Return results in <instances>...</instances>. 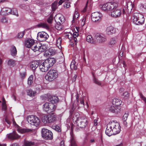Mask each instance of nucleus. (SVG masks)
Instances as JSON below:
<instances>
[{"label":"nucleus","mask_w":146,"mask_h":146,"mask_svg":"<svg viewBox=\"0 0 146 146\" xmlns=\"http://www.w3.org/2000/svg\"><path fill=\"white\" fill-rule=\"evenodd\" d=\"M55 62V60L54 58H49L46 60L41 64L39 65V68L42 71L45 72L52 66Z\"/></svg>","instance_id":"1"},{"label":"nucleus","mask_w":146,"mask_h":146,"mask_svg":"<svg viewBox=\"0 0 146 146\" xmlns=\"http://www.w3.org/2000/svg\"><path fill=\"white\" fill-rule=\"evenodd\" d=\"M118 6V4L116 2H110L100 6V8L104 11H108L115 9Z\"/></svg>","instance_id":"2"},{"label":"nucleus","mask_w":146,"mask_h":146,"mask_svg":"<svg viewBox=\"0 0 146 146\" xmlns=\"http://www.w3.org/2000/svg\"><path fill=\"white\" fill-rule=\"evenodd\" d=\"M57 117L54 113H52L42 117V121L44 123H53L56 120Z\"/></svg>","instance_id":"3"},{"label":"nucleus","mask_w":146,"mask_h":146,"mask_svg":"<svg viewBox=\"0 0 146 146\" xmlns=\"http://www.w3.org/2000/svg\"><path fill=\"white\" fill-rule=\"evenodd\" d=\"M58 76L57 71L55 70L51 69L47 72L45 76V78L47 81L51 82L55 80Z\"/></svg>","instance_id":"4"},{"label":"nucleus","mask_w":146,"mask_h":146,"mask_svg":"<svg viewBox=\"0 0 146 146\" xmlns=\"http://www.w3.org/2000/svg\"><path fill=\"white\" fill-rule=\"evenodd\" d=\"M133 21L137 25L143 24L144 21L143 16L140 13H135L133 17Z\"/></svg>","instance_id":"5"},{"label":"nucleus","mask_w":146,"mask_h":146,"mask_svg":"<svg viewBox=\"0 0 146 146\" xmlns=\"http://www.w3.org/2000/svg\"><path fill=\"white\" fill-rule=\"evenodd\" d=\"M76 122L78 126L81 128H84L87 124L88 119L86 116H81L80 118L77 120Z\"/></svg>","instance_id":"6"},{"label":"nucleus","mask_w":146,"mask_h":146,"mask_svg":"<svg viewBox=\"0 0 146 146\" xmlns=\"http://www.w3.org/2000/svg\"><path fill=\"white\" fill-rule=\"evenodd\" d=\"M28 121L29 123L36 127L38 126L40 123V119L37 117L33 115L28 117Z\"/></svg>","instance_id":"7"},{"label":"nucleus","mask_w":146,"mask_h":146,"mask_svg":"<svg viewBox=\"0 0 146 146\" xmlns=\"http://www.w3.org/2000/svg\"><path fill=\"white\" fill-rule=\"evenodd\" d=\"M33 46L31 48L34 52L38 51L39 52H43L46 50V47L44 45L35 42Z\"/></svg>","instance_id":"8"},{"label":"nucleus","mask_w":146,"mask_h":146,"mask_svg":"<svg viewBox=\"0 0 146 146\" xmlns=\"http://www.w3.org/2000/svg\"><path fill=\"white\" fill-rule=\"evenodd\" d=\"M55 108L54 104L47 102L44 104L43 106V110L48 113L54 111Z\"/></svg>","instance_id":"9"},{"label":"nucleus","mask_w":146,"mask_h":146,"mask_svg":"<svg viewBox=\"0 0 146 146\" xmlns=\"http://www.w3.org/2000/svg\"><path fill=\"white\" fill-rule=\"evenodd\" d=\"M42 137L46 139H52L53 137L51 131L46 129H42Z\"/></svg>","instance_id":"10"},{"label":"nucleus","mask_w":146,"mask_h":146,"mask_svg":"<svg viewBox=\"0 0 146 146\" xmlns=\"http://www.w3.org/2000/svg\"><path fill=\"white\" fill-rule=\"evenodd\" d=\"M111 124V126L110 127H112L114 135L120 133L121 131V126L118 123L112 122Z\"/></svg>","instance_id":"11"},{"label":"nucleus","mask_w":146,"mask_h":146,"mask_svg":"<svg viewBox=\"0 0 146 146\" xmlns=\"http://www.w3.org/2000/svg\"><path fill=\"white\" fill-rule=\"evenodd\" d=\"M49 37V36L45 32H38L37 34V38L40 41H44L46 40Z\"/></svg>","instance_id":"12"},{"label":"nucleus","mask_w":146,"mask_h":146,"mask_svg":"<svg viewBox=\"0 0 146 146\" xmlns=\"http://www.w3.org/2000/svg\"><path fill=\"white\" fill-rule=\"evenodd\" d=\"M106 40L105 36L103 34L97 33L95 35L94 41L98 42H102Z\"/></svg>","instance_id":"13"},{"label":"nucleus","mask_w":146,"mask_h":146,"mask_svg":"<svg viewBox=\"0 0 146 146\" xmlns=\"http://www.w3.org/2000/svg\"><path fill=\"white\" fill-rule=\"evenodd\" d=\"M102 14L98 12L93 13L92 14V19L94 22H96L100 21L102 17Z\"/></svg>","instance_id":"14"},{"label":"nucleus","mask_w":146,"mask_h":146,"mask_svg":"<svg viewBox=\"0 0 146 146\" xmlns=\"http://www.w3.org/2000/svg\"><path fill=\"white\" fill-rule=\"evenodd\" d=\"M112 11L111 13V15L112 17H118L120 16L121 14V10L117 8V7Z\"/></svg>","instance_id":"15"},{"label":"nucleus","mask_w":146,"mask_h":146,"mask_svg":"<svg viewBox=\"0 0 146 146\" xmlns=\"http://www.w3.org/2000/svg\"><path fill=\"white\" fill-rule=\"evenodd\" d=\"M133 9H134V4L132 2L129 1L127 2V7L125 8V10L127 11V13L128 14L130 13Z\"/></svg>","instance_id":"16"},{"label":"nucleus","mask_w":146,"mask_h":146,"mask_svg":"<svg viewBox=\"0 0 146 146\" xmlns=\"http://www.w3.org/2000/svg\"><path fill=\"white\" fill-rule=\"evenodd\" d=\"M111 126V123H109L107 125V128L106 130L105 133L106 134L109 136H110L112 135H114L112 127H110Z\"/></svg>","instance_id":"17"},{"label":"nucleus","mask_w":146,"mask_h":146,"mask_svg":"<svg viewBox=\"0 0 146 146\" xmlns=\"http://www.w3.org/2000/svg\"><path fill=\"white\" fill-rule=\"evenodd\" d=\"M120 109L119 107L113 105L109 108V110L111 112L117 113L120 111Z\"/></svg>","instance_id":"18"},{"label":"nucleus","mask_w":146,"mask_h":146,"mask_svg":"<svg viewBox=\"0 0 146 146\" xmlns=\"http://www.w3.org/2000/svg\"><path fill=\"white\" fill-rule=\"evenodd\" d=\"M35 43L34 40L30 38L28 39L25 41V45L28 48H31Z\"/></svg>","instance_id":"19"},{"label":"nucleus","mask_w":146,"mask_h":146,"mask_svg":"<svg viewBox=\"0 0 146 146\" xmlns=\"http://www.w3.org/2000/svg\"><path fill=\"white\" fill-rule=\"evenodd\" d=\"M39 63V61L38 60L32 62L30 64V68L33 70H35L38 66Z\"/></svg>","instance_id":"20"},{"label":"nucleus","mask_w":146,"mask_h":146,"mask_svg":"<svg viewBox=\"0 0 146 146\" xmlns=\"http://www.w3.org/2000/svg\"><path fill=\"white\" fill-rule=\"evenodd\" d=\"M106 31L108 35H110L115 33L116 32V30L113 27L109 26L107 28Z\"/></svg>","instance_id":"21"},{"label":"nucleus","mask_w":146,"mask_h":146,"mask_svg":"<svg viewBox=\"0 0 146 146\" xmlns=\"http://www.w3.org/2000/svg\"><path fill=\"white\" fill-rule=\"evenodd\" d=\"M11 12V9L9 8L4 7L2 9L1 11V14L2 15H6L10 14Z\"/></svg>","instance_id":"22"},{"label":"nucleus","mask_w":146,"mask_h":146,"mask_svg":"<svg viewBox=\"0 0 146 146\" xmlns=\"http://www.w3.org/2000/svg\"><path fill=\"white\" fill-rule=\"evenodd\" d=\"M8 137L11 139H14L19 138L20 136L17 134L15 132L13 131L12 133L8 135Z\"/></svg>","instance_id":"23"},{"label":"nucleus","mask_w":146,"mask_h":146,"mask_svg":"<svg viewBox=\"0 0 146 146\" xmlns=\"http://www.w3.org/2000/svg\"><path fill=\"white\" fill-rule=\"evenodd\" d=\"M49 100L51 102V103L53 104L58 102L59 101V99L57 96H52L50 98Z\"/></svg>","instance_id":"24"},{"label":"nucleus","mask_w":146,"mask_h":146,"mask_svg":"<svg viewBox=\"0 0 146 146\" xmlns=\"http://www.w3.org/2000/svg\"><path fill=\"white\" fill-rule=\"evenodd\" d=\"M122 103L121 101V100L117 98H114L113 99L112 104L115 105L114 106H120Z\"/></svg>","instance_id":"25"},{"label":"nucleus","mask_w":146,"mask_h":146,"mask_svg":"<svg viewBox=\"0 0 146 146\" xmlns=\"http://www.w3.org/2000/svg\"><path fill=\"white\" fill-rule=\"evenodd\" d=\"M17 130L18 132L21 133L32 131V130L30 129L22 128L20 127L18 128L17 129Z\"/></svg>","instance_id":"26"},{"label":"nucleus","mask_w":146,"mask_h":146,"mask_svg":"<svg viewBox=\"0 0 146 146\" xmlns=\"http://www.w3.org/2000/svg\"><path fill=\"white\" fill-rule=\"evenodd\" d=\"M70 145L71 146H77L75 139L74 136L73 134L70 133Z\"/></svg>","instance_id":"27"},{"label":"nucleus","mask_w":146,"mask_h":146,"mask_svg":"<svg viewBox=\"0 0 146 146\" xmlns=\"http://www.w3.org/2000/svg\"><path fill=\"white\" fill-rule=\"evenodd\" d=\"M11 53L12 56H15L17 54V50L16 47L13 46H11Z\"/></svg>","instance_id":"28"},{"label":"nucleus","mask_w":146,"mask_h":146,"mask_svg":"<svg viewBox=\"0 0 146 146\" xmlns=\"http://www.w3.org/2000/svg\"><path fill=\"white\" fill-rule=\"evenodd\" d=\"M55 19H59L62 23H63L65 21V18L64 16L61 14H58L55 17Z\"/></svg>","instance_id":"29"},{"label":"nucleus","mask_w":146,"mask_h":146,"mask_svg":"<svg viewBox=\"0 0 146 146\" xmlns=\"http://www.w3.org/2000/svg\"><path fill=\"white\" fill-rule=\"evenodd\" d=\"M27 94L30 96H35L36 94V91H33L31 89H29L27 90Z\"/></svg>","instance_id":"30"},{"label":"nucleus","mask_w":146,"mask_h":146,"mask_svg":"<svg viewBox=\"0 0 146 146\" xmlns=\"http://www.w3.org/2000/svg\"><path fill=\"white\" fill-rule=\"evenodd\" d=\"M87 41L90 43H93L95 42L94 39L91 35H88L86 37Z\"/></svg>","instance_id":"31"},{"label":"nucleus","mask_w":146,"mask_h":146,"mask_svg":"<svg viewBox=\"0 0 146 146\" xmlns=\"http://www.w3.org/2000/svg\"><path fill=\"white\" fill-rule=\"evenodd\" d=\"M62 40V38L60 37H59L56 39V45L59 49L62 48L61 46Z\"/></svg>","instance_id":"32"},{"label":"nucleus","mask_w":146,"mask_h":146,"mask_svg":"<svg viewBox=\"0 0 146 146\" xmlns=\"http://www.w3.org/2000/svg\"><path fill=\"white\" fill-rule=\"evenodd\" d=\"M54 27L56 29L58 30H61L63 28L62 25L59 21L57 23H56Z\"/></svg>","instance_id":"33"},{"label":"nucleus","mask_w":146,"mask_h":146,"mask_svg":"<svg viewBox=\"0 0 146 146\" xmlns=\"http://www.w3.org/2000/svg\"><path fill=\"white\" fill-rule=\"evenodd\" d=\"M117 38L116 37H114L112 38L110 41V44L111 45H113L117 42Z\"/></svg>","instance_id":"34"},{"label":"nucleus","mask_w":146,"mask_h":146,"mask_svg":"<svg viewBox=\"0 0 146 146\" xmlns=\"http://www.w3.org/2000/svg\"><path fill=\"white\" fill-rule=\"evenodd\" d=\"M38 26L40 27L43 28L44 29H48V25L45 23H39L38 25Z\"/></svg>","instance_id":"35"},{"label":"nucleus","mask_w":146,"mask_h":146,"mask_svg":"<svg viewBox=\"0 0 146 146\" xmlns=\"http://www.w3.org/2000/svg\"><path fill=\"white\" fill-rule=\"evenodd\" d=\"M58 2L57 1L54 2V3L52 4V11H55L57 8Z\"/></svg>","instance_id":"36"},{"label":"nucleus","mask_w":146,"mask_h":146,"mask_svg":"<svg viewBox=\"0 0 146 146\" xmlns=\"http://www.w3.org/2000/svg\"><path fill=\"white\" fill-rule=\"evenodd\" d=\"M77 10V9H76L75 10V13L73 15V20L72 21V22H74V20L78 18L79 16V13L78 12Z\"/></svg>","instance_id":"37"},{"label":"nucleus","mask_w":146,"mask_h":146,"mask_svg":"<svg viewBox=\"0 0 146 146\" xmlns=\"http://www.w3.org/2000/svg\"><path fill=\"white\" fill-rule=\"evenodd\" d=\"M72 1H69L65 2L64 5V7L65 8H68L70 7V3Z\"/></svg>","instance_id":"38"},{"label":"nucleus","mask_w":146,"mask_h":146,"mask_svg":"<svg viewBox=\"0 0 146 146\" xmlns=\"http://www.w3.org/2000/svg\"><path fill=\"white\" fill-rule=\"evenodd\" d=\"M81 116H80L79 113L76 112L75 113V114L73 115V118L74 119H76V121L77 120H78L79 118H80Z\"/></svg>","instance_id":"39"},{"label":"nucleus","mask_w":146,"mask_h":146,"mask_svg":"<svg viewBox=\"0 0 146 146\" xmlns=\"http://www.w3.org/2000/svg\"><path fill=\"white\" fill-rule=\"evenodd\" d=\"M25 146H31L34 144V143L31 141H25L24 142Z\"/></svg>","instance_id":"40"},{"label":"nucleus","mask_w":146,"mask_h":146,"mask_svg":"<svg viewBox=\"0 0 146 146\" xmlns=\"http://www.w3.org/2000/svg\"><path fill=\"white\" fill-rule=\"evenodd\" d=\"M10 14L15 15L17 16H18L17 10L15 8L11 9V12H10Z\"/></svg>","instance_id":"41"},{"label":"nucleus","mask_w":146,"mask_h":146,"mask_svg":"<svg viewBox=\"0 0 146 146\" xmlns=\"http://www.w3.org/2000/svg\"><path fill=\"white\" fill-rule=\"evenodd\" d=\"M8 65L10 66H14L15 65V61L12 59H10L8 62Z\"/></svg>","instance_id":"42"},{"label":"nucleus","mask_w":146,"mask_h":146,"mask_svg":"<svg viewBox=\"0 0 146 146\" xmlns=\"http://www.w3.org/2000/svg\"><path fill=\"white\" fill-rule=\"evenodd\" d=\"M70 68L72 70H75L77 68V66L75 65V61H72L70 64Z\"/></svg>","instance_id":"43"},{"label":"nucleus","mask_w":146,"mask_h":146,"mask_svg":"<svg viewBox=\"0 0 146 146\" xmlns=\"http://www.w3.org/2000/svg\"><path fill=\"white\" fill-rule=\"evenodd\" d=\"M33 76L31 75L29 78L28 80V84L29 85H31L33 83Z\"/></svg>","instance_id":"44"},{"label":"nucleus","mask_w":146,"mask_h":146,"mask_svg":"<svg viewBox=\"0 0 146 146\" xmlns=\"http://www.w3.org/2000/svg\"><path fill=\"white\" fill-rule=\"evenodd\" d=\"M129 94L128 92H126L123 94V98L124 99H127L129 97Z\"/></svg>","instance_id":"45"},{"label":"nucleus","mask_w":146,"mask_h":146,"mask_svg":"<svg viewBox=\"0 0 146 146\" xmlns=\"http://www.w3.org/2000/svg\"><path fill=\"white\" fill-rule=\"evenodd\" d=\"M93 80L94 83L98 85H100L101 84V82L95 77L94 75H93Z\"/></svg>","instance_id":"46"},{"label":"nucleus","mask_w":146,"mask_h":146,"mask_svg":"<svg viewBox=\"0 0 146 146\" xmlns=\"http://www.w3.org/2000/svg\"><path fill=\"white\" fill-rule=\"evenodd\" d=\"M24 35V31H22V32H21L19 33L17 35V36L18 38H22L23 37Z\"/></svg>","instance_id":"47"},{"label":"nucleus","mask_w":146,"mask_h":146,"mask_svg":"<svg viewBox=\"0 0 146 146\" xmlns=\"http://www.w3.org/2000/svg\"><path fill=\"white\" fill-rule=\"evenodd\" d=\"M53 19V17L52 15H51L47 19V22L49 23H51Z\"/></svg>","instance_id":"48"},{"label":"nucleus","mask_w":146,"mask_h":146,"mask_svg":"<svg viewBox=\"0 0 146 146\" xmlns=\"http://www.w3.org/2000/svg\"><path fill=\"white\" fill-rule=\"evenodd\" d=\"M139 7L140 9L143 10L146 9V4L141 3L139 5Z\"/></svg>","instance_id":"49"},{"label":"nucleus","mask_w":146,"mask_h":146,"mask_svg":"<svg viewBox=\"0 0 146 146\" xmlns=\"http://www.w3.org/2000/svg\"><path fill=\"white\" fill-rule=\"evenodd\" d=\"M129 114L128 113H125L123 115V121H126L127 117L128 116Z\"/></svg>","instance_id":"50"},{"label":"nucleus","mask_w":146,"mask_h":146,"mask_svg":"<svg viewBox=\"0 0 146 146\" xmlns=\"http://www.w3.org/2000/svg\"><path fill=\"white\" fill-rule=\"evenodd\" d=\"M53 128L56 131L59 132L61 131L60 127L57 125L53 126Z\"/></svg>","instance_id":"51"},{"label":"nucleus","mask_w":146,"mask_h":146,"mask_svg":"<svg viewBox=\"0 0 146 146\" xmlns=\"http://www.w3.org/2000/svg\"><path fill=\"white\" fill-rule=\"evenodd\" d=\"M67 36H68V38L70 40H72L73 38V36L72 35V33H69L67 35Z\"/></svg>","instance_id":"52"},{"label":"nucleus","mask_w":146,"mask_h":146,"mask_svg":"<svg viewBox=\"0 0 146 146\" xmlns=\"http://www.w3.org/2000/svg\"><path fill=\"white\" fill-rule=\"evenodd\" d=\"M1 22L3 23H7V20L5 17H3L1 19Z\"/></svg>","instance_id":"53"},{"label":"nucleus","mask_w":146,"mask_h":146,"mask_svg":"<svg viewBox=\"0 0 146 146\" xmlns=\"http://www.w3.org/2000/svg\"><path fill=\"white\" fill-rule=\"evenodd\" d=\"M88 1L86 2V6H85L84 8L83 9L82 11V12L84 13L86 11V10H87V5H88Z\"/></svg>","instance_id":"54"},{"label":"nucleus","mask_w":146,"mask_h":146,"mask_svg":"<svg viewBox=\"0 0 146 146\" xmlns=\"http://www.w3.org/2000/svg\"><path fill=\"white\" fill-rule=\"evenodd\" d=\"M86 20V17H84L82 20L81 25L82 26H84L85 24Z\"/></svg>","instance_id":"55"},{"label":"nucleus","mask_w":146,"mask_h":146,"mask_svg":"<svg viewBox=\"0 0 146 146\" xmlns=\"http://www.w3.org/2000/svg\"><path fill=\"white\" fill-rule=\"evenodd\" d=\"M2 109L4 110H5L7 109V106L5 103H4L3 104H2Z\"/></svg>","instance_id":"56"},{"label":"nucleus","mask_w":146,"mask_h":146,"mask_svg":"<svg viewBox=\"0 0 146 146\" xmlns=\"http://www.w3.org/2000/svg\"><path fill=\"white\" fill-rule=\"evenodd\" d=\"M80 104H82L83 106H84V103L83 98H80Z\"/></svg>","instance_id":"57"},{"label":"nucleus","mask_w":146,"mask_h":146,"mask_svg":"<svg viewBox=\"0 0 146 146\" xmlns=\"http://www.w3.org/2000/svg\"><path fill=\"white\" fill-rule=\"evenodd\" d=\"M73 37H78V33L77 32H74L73 33Z\"/></svg>","instance_id":"58"},{"label":"nucleus","mask_w":146,"mask_h":146,"mask_svg":"<svg viewBox=\"0 0 146 146\" xmlns=\"http://www.w3.org/2000/svg\"><path fill=\"white\" fill-rule=\"evenodd\" d=\"M75 41V44H76L77 43V40L76 37L73 38L72 40Z\"/></svg>","instance_id":"59"},{"label":"nucleus","mask_w":146,"mask_h":146,"mask_svg":"<svg viewBox=\"0 0 146 146\" xmlns=\"http://www.w3.org/2000/svg\"><path fill=\"white\" fill-rule=\"evenodd\" d=\"M94 124L95 126H96L98 125L97 121L96 119H94Z\"/></svg>","instance_id":"60"},{"label":"nucleus","mask_w":146,"mask_h":146,"mask_svg":"<svg viewBox=\"0 0 146 146\" xmlns=\"http://www.w3.org/2000/svg\"><path fill=\"white\" fill-rule=\"evenodd\" d=\"M141 99L144 101L146 103V98L143 96H141Z\"/></svg>","instance_id":"61"},{"label":"nucleus","mask_w":146,"mask_h":146,"mask_svg":"<svg viewBox=\"0 0 146 146\" xmlns=\"http://www.w3.org/2000/svg\"><path fill=\"white\" fill-rule=\"evenodd\" d=\"M77 77V75H75L72 78V81H75L76 78Z\"/></svg>","instance_id":"62"},{"label":"nucleus","mask_w":146,"mask_h":146,"mask_svg":"<svg viewBox=\"0 0 146 146\" xmlns=\"http://www.w3.org/2000/svg\"><path fill=\"white\" fill-rule=\"evenodd\" d=\"M5 121L8 124H10L11 123V122L8 119L7 117H6L5 119Z\"/></svg>","instance_id":"63"},{"label":"nucleus","mask_w":146,"mask_h":146,"mask_svg":"<svg viewBox=\"0 0 146 146\" xmlns=\"http://www.w3.org/2000/svg\"><path fill=\"white\" fill-rule=\"evenodd\" d=\"M123 123L124 126L125 127H127V123L126 121H123Z\"/></svg>","instance_id":"64"}]
</instances>
